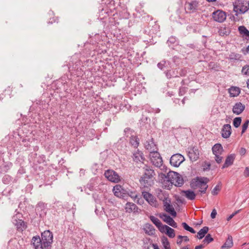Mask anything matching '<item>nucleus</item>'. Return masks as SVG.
<instances>
[{
  "mask_svg": "<svg viewBox=\"0 0 249 249\" xmlns=\"http://www.w3.org/2000/svg\"><path fill=\"white\" fill-rule=\"evenodd\" d=\"M159 176L163 180L165 187L167 189H170L173 185L180 187L184 183L182 176L176 172L169 171L167 175L160 173Z\"/></svg>",
  "mask_w": 249,
  "mask_h": 249,
  "instance_id": "f257e3e1",
  "label": "nucleus"
},
{
  "mask_svg": "<svg viewBox=\"0 0 249 249\" xmlns=\"http://www.w3.org/2000/svg\"><path fill=\"white\" fill-rule=\"evenodd\" d=\"M143 174L140 179V182L144 186H150L153 183V178L155 175L154 170L150 166L144 165L142 167Z\"/></svg>",
  "mask_w": 249,
  "mask_h": 249,
  "instance_id": "f03ea898",
  "label": "nucleus"
},
{
  "mask_svg": "<svg viewBox=\"0 0 249 249\" xmlns=\"http://www.w3.org/2000/svg\"><path fill=\"white\" fill-rule=\"evenodd\" d=\"M209 179L207 178L197 177L192 180L191 183V186L194 189H199V192L202 194H205L208 188L207 183Z\"/></svg>",
  "mask_w": 249,
  "mask_h": 249,
  "instance_id": "7ed1b4c3",
  "label": "nucleus"
},
{
  "mask_svg": "<svg viewBox=\"0 0 249 249\" xmlns=\"http://www.w3.org/2000/svg\"><path fill=\"white\" fill-rule=\"evenodd\" d=\"M233 11L236 15L244 14L249 10L248 5L242 0H237L233 4Z\"/></svg>",
  "mask_w": 249,
  "mask_h": 249,
  "instance_id": "20e7f679",
  "label": "nucleus"
},
{
  "mask_svg": "<svg viewBox=\"0 0 249 249\" xmlns=\"http://www.w3.org/2000/svg\"><path fill=\"white\" fill-rule=\"evenodd\" d=\"M151 162L157 167H160L162 165V160L159 152L153 151L149 154Z\"/></svg>",
  "mask_w": 249,
  "mask_h": 249,
  "instance_id": "39448f33",
  "label": "nucleus"
},
{
  "mask_svg": "<svg viewBox=\"0 0 249 249\" xmlns=\"http://www.w3.org/2000/svg\"><path fill=\"white\" fill-rule=\"evenodd\" d=\"M22 214L20 213H17L12 217V222L16 226L19 231H23L25 228V223L21 219Z\"/></svg>",
  "mask_w": 249,
  "mask_h": 249,
  "instance_id": "423d86ee",
  "label": "nucleus"
},
{
  "mask_svg": "<svg viewBox=\"0 0 249 249\" xmlns=\"http://www.w3.org/2000/svg\"><path fill=\"white\" fill-rule=\"evenodd\" d=\"M163 204L164 210L172 216L175 217L177 215V213L171 204L170 199L168 197H164Z\"/></svg>",
  "mask_w": 249,
  "mask_h": 249,
  "instance_id": "0eeeda50",
  "label": "nucleus"
},
{
  "mask_svg": "<svg viewBox=\"0 0 249 249\" xmlns=\"http://www.w3.org/2000/svg\"><path fill=\"white\" fill-rule=\"evenodd\" d=\"M105 177L110 181L117 183L120 180L119 175L112 170H107L104 174Z\"/></svg>",
  "mask_w": 249,
  "mask_h": 249,
  "instance_id": "6e6552de",
  "label": "nucleus"
},
{
  "mask_svg": "<svg viewBox=\"0 0 249 249\" xmlns=\"http://www.w3.org/2000/svg\"><path fill=\"white\" fill-rule=\"evenodd\" d=\"M185 160L184 157L180 154H176L172 156L170 162L175 167H178Z\"/></svg>",
  "mask_w": 249,
  "mask_h": 249,
  "instance_id": "1a4fd4ad",
  "label": "nucleus"
},
{
  "mask_svg": "<svg viewBox=\"0 0 249 249\" xmlns=\"http://www.w3.org/2000/svg\"><path fill=\"white\" fill-rule=\"evenodd\" d=\"M213 18L215 21L222 22L226 18L225 12L222 10H218L213 13Z\"/></svg>",
  "mask_w": 249,
  "mask_h": 249,
  "instance_id": "9d476101",
  "label": "nucleus"
},
{
  "mask_svg": "<svg viewBox=\"0 0 249 249\" xmlns=\"http://www.w3.org/2000/svg\"><path fill=\"white\" fill-rule=\"evenodd\" d=\"M113 192L115 196L124 198L126 196V190L124 189L120 185H116L113 189Z\"/></svg>",
  "mask_w": 249,
  "mask_h": 249,
  "instance_id": "9b49d317",
  "label": "nucleus"
},
{
  "mask_svg": "<svg viewBox=\"0 0 249 249\" xmlns=\"http://www.w3.org/2000/svg\"><path fill=\"white\" fill-rule=\"evenodd\" d=\"M198 7V2L196 0L188 1L185 3V7L186 11L189 13L196 12Z\"/></svg>",
  "mask_w": 249,
  "mask_h": 249,
  "instance_id": "f8f14e48",
  "label": "nucleus"
},
{
  "mask_svg": "<svg viewBox=\"0 0 249 249\" xmlns=\"http://www.w3.org/2000/svg\"><path fill=\"white\" fill-rule=\"evenodd\" d=\"M142 195L150 205L154 207H156L158 205L156 199L151 194L147 192H143Z\"/></svg>",
  "mask_w": 249,
  "mask_h": 249,
  "instance_id": "ddd939ff",
  "label": "nucleus"
},
{
  "mask_svg": "<svg viewBox=\"0 0 249 249\" xmlns=\"http://www.w3.org/2000/svg\"><path fill=\"white\" fill-rule=\"evenodd\" d=\"M231 133V126L229 124H224L221 130V135L224 138L227 139L230 137Z\"/></svg>",
  "mask_w": 249,
  "mask_h": 249,
  "instance_id": "4468645a",
  "label": "nucleus"
},
{
  "mask_svg": "<svg viewBox=\"0 0 249 249\" xmlns=\"http://www.w3.org/2000/svg\"><path fill=\"white\" fill-rule=\"evenodd\" d=\"M160 217L163 220L167 223L170 226L173 228H177L178 227L177 223L174 220V219L166 214H162L160 215Z\"/></svg>",
  "mask_w": 249,
  "mask_h": 249,
  "instance_id": "2eb2a0df",
  "label": "nucleus"
},
{
  "mask_svg": "<svg viewBox=\"0 0 249 249\" xmlns=\"http://www.w3.org/2000/svg\"><path fill=\"white\" fill-rule=\"evenodd\" d=\"M160 230L161 232H165L170 238H172L175 236V230L167 225L162 226Z\"/></svg>",
  "mask_w": 249,
  "mask_h": 249,
  "instance_id": "dca6fc26",
  "label": "nucleus"
},
{
  "mask_svg": "<svg viewBox=\"0 0 249 249\" xmlns=\"http://www.w3.org/2000/svg\"><path fill=\"white\" fill-rule=\"evenodd\" d=\"M132 158L133 160L137 163L142 162L145 159L142 152L139 150L134 152Z\"/></svg>",
  "mask_w": 249,
  "mask_h": 249,
  "instance_id": "f3484780",
  "label": "nucleus"
},
{
  "mask_svg": "<svg viewBox=\"0 0 249 249\" xmlns=\"http://www.w3.org/2000/svg\"><path fill=\"white\" fill-rule=\"evenodd\" d=\"M245 106L240 102L236 103L233 106L232 112L236 115L240 114L245 109Z\"/></svg>",
  "mask_w": 249,
  "mask_h": 249,
  "instance_id": "a211bd4d",
  "label": "nucleus"
},
{
  "mask_svg": "<svg viewBox=\"0 0 249 249\" xmlns=\"http://www.w3.org/2000/svg\"><path fill=\"white\" fill-rule=\"evenodd\" d=\"M144 144L145 148L149 151L150 153L153 152V151H156L157 150L152 139L151 140L146 141Z\"/></svg>",
  "mask_w": 249,
  "mask_h": 249,
  "instance_id": "6ab92c4d",
  "label": "nucleus"
},
{
  "mask_svg": "<svg viewBox=\"0 0 249 249\" xmlns=\"http://www.w3.org/2000/svg\"><path fill=\"white\" fill-rule=\"evenodd\" d=\"M235 156L234 154H231L229 155L225 161L224 164H223L222 168L224 169L228 167V166L232 164L233 161L235 159Z\"/></svg>",
  "mask_w": 249,
  "mask_h": 249,
  "instance_id": "aec40b11",
  "label": "nucleus"
},
{
  "mask_svg": "<svg viewBox=\"0 0 249 249\" xmlns=\"http://www.w3.org/2000/svg\"><path fill=\"white\" fill-rule=\"evenodd\" d=\"M42 241V240L39 236H36L33 237L32 240V244L34 247L35 249H40Z\"/></svg>",
  "mask_w": 249,
  "mask_h": 249,
  "instance_id": "412c9836",
  "label": "nucleus"
},
{
  "mask_svg": "<svg viewBox=\"0 0 249 249\" xmlns=\"http://www.w3.org/2000/svg\"><path fill=\"white\" fill-rule=\"evenodd\" d=\"M42 241H47L48 242L53 241V234L49 231H44L41 234Z\"/></svg>",
  "mask_w": 249,
  "mask_h": 249,
  "instance_id": "4be33fe9",
  "label": "nucleus"
},
{
  "mask_svg": "<svg viewBox=\"0 0 249 249\" xmlns=\"http://www.w3.org/2000/svg\"><path fill=\"white\" fill-rule=\"evenodd\" d=\"M229 93L231 97H237L240 93V89L237 87H231L229 89Z\"/></svg>",
  "mask_w": 249,
  "mask_h": 249,
  "instance_id": "5701e85b",
  "label": "nucleus"
},
{
  "mask_svg": "<svg viewBox=\"0 0 249 249\" xmlns=\"http://www.w3.org/2000/svg\"><path fill=\"white\" fill-rule=\"evenodd\" d=\"M223 151L224 150L223 147L220 143H216L214 144L212 147V151L214 155L222 154L223 152Z\"/></svg>",
  "mask_w": 249,
  "mask_h": 249,
  "instance_id": "b1692460",
  "label": "nucleus"
},
{
  "mask_svg": "<svg viewBox=\"0 0 249 249\" xmlns=\"http://www.w3.org/2000/svg\"><path fill=\"white\" fill-rule=\"evenodd\" d=\"M125 209L127 213L135 212L137 210V206L133 203L127 202L125 204Z\"/></svg>",
  "mask_w": 249,
  "mask_h": 249,
  "instance_id": "393cba45",
  "label": "nucleus"
},
{
  "mask_svg": "<svg viewBox=\"0 0 249 249\" xmlns=\"http://www.w3.org/2000/svg\"><path fill=\"white\" fill-rule=\"evenodd\" d=\"M46 207V204L44 203L39 202L36 206V211L37 213H39V215L41 216L44 213Z\"/></svg>",
  "mask_w": 249,
  "mask_h": 249,
  "instance_id": "a878e982",
  "label": "nucleus"
},
{
  "mask_svg": "<svg viewBox=\"0 0 249 249\" xmlns=\"http://www.w3.org/2000/svg\"><path fill=\"white\" fill-rule=\"evenodd\" d=\"M143 230L145 232L149 235H154L155 233L154 227L148 223L145 224Z\"/></svg>",
  "mask_w": 249,
  "mask_h": 249,
  "instance_id": "bb28decb",
  "label": "nucleus"
},
{
  "mask_svg": "<svg viewBox=\"0 0 249 249\" xmlns=\"http://www.w3.org/2000/svg\"><path fill=\"white\" fill-rule=\"evenodd\" d=\"M238 31L243 37L249 39V31L245 26H239L238 27Z\"/></svg>",
  "mask_w": 249,
  "mask_h": 249,
  "instance_id": "cd10ccee",
  "label": "nucleus"
},
{
  "mask_svg": "<svg viewBox=\"0 0 249 249\" xmlns=\"http://www.w3.org/2000/svg\"><path fill=\"white\" fill-rule=\"evenodd\" d=\"M182 192L184 194L185 196L188 199L193 200L195 199L196 195L194 191L188 190L183 191Z\"/></svg>",
  "mask_w": 249,
  "mask_h": 249,
  "instance_id": "c85d7f7f",
  "label": "nucleus"
},
{
  "mask_svg": "<svg viewBox=\"0 0 249 249\" xmlns=\"http://www.w3.org/2000/svg\"><path fill=\"white\" fill-rule=\"evenodd\" d=\"M233 246L232 237L231 235H228V238L224 243L222 246L223 249H228Z\"/></svg>",
  "mask_w": 249,
  "mask_h": 249,
  "instance_id": "c756f323",
  "label": "nucleus"
},
{
  "mask_svg": "<svg viewBox=\"0 0 249 249\" xmlns=\"http://www.w3.org/2000/svg\"><path fill=\"white\" fill-rule=\"evenodd\" d=\"M208 231L209 228L208 227H204L197 232V237L199 239H202L208 232Z\"/></svg>",
  "mask_w": 249,
  "mask_h": 249,
  "instance_id": "7c9ffc66",
  "label": "nucleus"
},
{
  "mask_svg": "<svg viewBox=\"0 0 249 249\" xmlns=\"http://www.w3.org/2000/svg\"><path fill=\"white\" fill-rule=\"evenodd\" d=\"M130 143L134 147L136 148L139 144V139L137 136H131Z\"/></svg>",
  "mask_w": 249,
  "mask_h": 249,
  "instance_id": "2f4dec72",
  "label": "nucleus"
},
{
  "mask_svg": "<svg viewBox=\"0 0 249 249\" xmlns=\"http://www.w3.org/2000/svg\"><path fill=\"white\" fill-rule=\"evenodd\" d=\"M150 219L152 222L160 229L163 226L160 220L154 216H150Z\"/></svg>",
  "mask_w": 249,
  "mask_h": 249,
  "instance_id": "473e14b6",
  "label": "nucleus"
},
{
  "mask_svg": "<svg viewBox=\"0 0 249 249\" xmlns=\"http://www.w3.org/2000/svg\"><path fill=\"white\" fill-rule=\"evenodd\" d=\"M107 217L110 219H113L118 216L117 212L116 210H110L106 212Z\"/></svg>",
  "mask_w": 249,
  "mask_h": 249,
  "instance_id": "72a5a7b5",
  "label": "nucleus"
},
{
  "mask_svg": "<svg viewBox=\"0 0 249 249\" xmlns=\"http://www.w3.org/2000/svg\"><path fill=\"white\" fill-rule=\"evenodd\" d=\"M242 57V55L240 54L236 53H231L229 56V59L230 60H240L241 58Z\"/></svg>",
  "mask_w": 249,
  "mask_h": 249,
  "instance_id": "f704fd0d",
  "label": "nucleus"
},
{
  "mask_svg": "<svg viewBox=\"0 0 249 249\" xmlns=\"http://www.w3.org/2000/svg\"><path fill=\"white\" fill-rule=\"evenodd\" d=\"M161 242L162 244L163 245L164 249H171L170 246V243L168 240V239L165 237H163L161 239Z\"/></svg>",
  "mask_w": 249,
  "mask_h": 249,
  "instance_id": "c9c22d12",
  "label": "nucleus"
},
{
  "mask_svg": "<svg viewBox=\"0 0 249 249\" xmlns=\"http://www.w3.org/2000/svg\"><path fill=\"white\" fill-rule=\"evenodd\" d=\"M52 242H48L47 241H42L40 249H50Z\"/></svg>",
  "mask_w": 249,
  "mask_h": 249,
  "instance_id": "e433bc0d",
  "label": "nucleus"
},
{
  "mask_svg": "<svg viewBox=\"0 0 249 249\" xmlns=\"http://www.w3.org/2000/svg\"><path fill=\"white\" fill-rule=\"evenodd\" d=\"M230 33V30L226 27L221 28L219 31V34L221 36L229 35Z\"/></svg>",
  "mask_w": 249,
  "mask_h": 249,
  "instance_id": "4c0bfd02",
  "label": "nucleus"
},
{
  "mask_svg": "<svg viewBox=\"0 0 249 249\" xmlns=\"http://www.w3.org/2000/svg\"><path fill=\"white\" fill-rule=\"evenodd\" d=\"M129 196L133 199H135L138 196L137 193L136 191H132L129 190H126V196Z\"/></svg>",
  "mask_w": 249,
  "mask_h": 249,
  "instance_id": "58836bf2",
  "label": "nucleus"
},
{
  "mask_svg": "<svg viewBox=\"0 0 249 249\" xmlns=\"http://www.w3.org/2000/svg\"><path fill=\"white\" fill-rule=\"evenodd\" d=\"M182 225L185 230L189 231L192 233H196V231L192 227L189 226L185 222H183L182 223Z\"/></svg>",
  "mask_w": 249,
  "mask_h": 249,
  "instance_id": "ea45409f",
  "label": "nucleus"
},
{
  "mask_svg": "<svg viewBox=\"0 0 249 249\" xmlns=\"http://www.w3.org/2000/svg\"><path fill=\"white\" fill-rule=\"evenodd\" d=\"M241 117H236L234 119L233 124L235 127H238L241 123Z\"/></svg>",
  "mask_w": 249,
  "mask_h": 249,
  "instance_id": "a19ab883",
  "label": "nucleus"
},
{
  "mask_svg": "<svg viewBox=\"0 0 249 249\" xmlns=\"http://www.w3.org/2000/svg\"><path fill=\"white\" fill-rule=\"evenodd\" d=\"M241 72L244 75L249 76V65H246L244 66L242 68Z\"/></svg>",
  "mask_w": 249,
  "mask_h": 249,
  "instance_id": "79ce46f5",
  "label": "nucleus"
},
{
  "mask_svg": "<svg viewBox=\"0 0 249 249\" xmlns=\"http://www.w3.org/2000/svg\"><path fill=\"white\" fill-rule=\"evenodd\" d=\"M213 240V238L212 237L211 235L210 234H207L203 240V242L207 244H209L210 242H212Z\"/></svg>",
  "mask_w": 249,
  "mask_h": 249,
  "instance_id": "37998d69",
  "label": "nucleus"
},
{
  "mask_svg": "<svg viewBox=\"0 0 249 249\" xmlns=\"http://www.w3.org/2000/svg\"><path fill=\"white\" fill-rule=\"evenodd\" d=\"M176 41L177 39L175 37L171 36L169 38L167 43L169 46H170V45L175 43L176 42Z\"/></svg>",
  "mask_w": 249,
  "mask_h": 249,
  "instance_id": "c03bdc74",
  "label": "nucleus"
},
{
  "mask_svg": "<svg viewBox=\"0 0 249 249\" xmlns=\"http://www.w3.org/2000/svg\"><path fill=\"white\" fill-rule=\"evenodd\" d=\"M221 155H214V160L217 163H220L222 161L223 157L221 156Z\"/></svg>",
  "mask_w": 249,
  "mask_h": 249,
  "instance_id": "a18cd8bd",
  "label": "nucleus"
},
{
  "mask_svg": "<svg viewBox=\"0 0 249 249\" xmlns=\"http://www.w3.org/2000/svg\"><path fill=\"white\" fill-rule=\"evenodd\" d=\"M249 121L247 120L242 125V132H241L242 134H243L247 130V129L248 127V125H249Z\"/></svg>",
  "mask_w": 249,
  "mask_h": 249,
  "instance_id": "49530a36",
  "label": "nucleus"
},
{
  "mask_svg": "<svg viewBox=\"0 0 249 249\" xmlns=\"http://www.w3.org/2000/svg\"><path fill=\"white\" fill-rule=\"evenodd\" d=\"M165 75L168 79H170L173 77H178V75H174V74H172L171 71H168L165 72Z\"/></svg>",
  "mask_w": 249,
  "mask_h": 249,
  "instance_id": "de8ad7c7",
  "label": "nucleus"
},
{
  "mask_svg": "<svg viewBox=\"0 0 249 249\" xmlns=\"http://www.w3.org/2000/svg\"><path fill=\"white\" fill-rule=\"evenodd\" d=\"M220 188L218 185H216L212 190V193L213 195H216L220 191Z\"/></svg>",
  "mask_w": 249,
  "mask_h": 249,
  "instance_id": "09e8293b",
  "label": "nucleus"
},
{
  "mask_svg": "<svg viewBox=\"0 0 249 249\" xmlns=\"http://www.w3.org/2000/svg\"><path fill=\"white\" fill-rule=\"evenodd\" d=\"M165 63H166L165 61L162 60L158 64V65H157L159 69L162 70L163 69V68L165 66Z\"/></svg>",
  "mask_w": 249,
  "mask_h": 249,
  "instance_id": "8fccbe9b",
  "label": "nucleus"
},
{
  "mask_svg": "<svg viewBox=\"0 0 249 249\" xmlns=\"http://www.w3.org/2000/svg\"><path fill=\"white\" fill-rule=\"evenodd\" d=\"M217 214V212H216V210L215 209H213V210H212V212L211 213V217L212 218V219H214L215 218V216Z\"/></svg>",
  "mask_w": 249,
  "mask_h": 249,
  "instance_id": "3c124183",
  "label": "nucleus"
},
{
  "mask_svg": "<svg viewBox=\"0 0 249 249\" xmlns=\"http://www.w3.org/2000/svg\"><path fill=\"white\" fill-rule=\"evenodd\" d=\"M194 154L192 152H189V157L190 159H193L194 160H196L198 158V154L196 155L195 157H193V155Z\"/></svg>",
  "mask_w": 249,
  "mask_h": 249,
  "instance_id": "603ef678",
  "label": "nucleus"
},
{
  "mask_svg": "<svg viewBox=\"0 0 249 249\" xmlns=\"http://www.w3.org/2000/svg\"><path fill=\"white\" fill-rule=\"evenodd\" d=\"M239 154L241 155V156H243V155H244L246 153V150L245 148H243V147H242L240 148V149L239 150Z\"/></svg>",
  "mask_w": 249,
  "mask_h": 249,
  "instance_id": "864d4df0",
  "label": "nucleus"
},
{
  "mask_svg": "<svg viewBox=\"0 0 249 249\" xmlns=\"http://www.w3.org/2000/svg\"><path fill=\"white\" fill-rule=\"evenodd\" d=\"M239 210L235 212L234 213H232L231 214L228 218L227 220L230 221L235 215L239 213Z\"/></svg>",
  "mask_w": 249,
  "mask_h": 249,
  "instance_id": "5fc2aeb1",
  "label": "nucleus"
},
{
  "mask_svg": "<svg viewBox=\"0 0 249 249\" xmlns=\"http://www.w3.org/2000/svg\"><path fill=\"white\" fill-rule=\"evenodd\" d=\"M211 164L210 163H206L204 166V170H209L210 168Z\"/></svg>",
  "mask_w": 249,
  "mask_h": 249,
  "instance_id": "6e6d98bb",
  "label": "nucleus"
},
{
  "mask_svg": "<svg viewBox=\"0 0 249 249\" xmlns=\"http://www.w3.org/2000/svg\"><path fill=\"white\" fill-rule=\"evenodd\" d=\"M187 72V71L186 70H181L180 71L179 75L180 76H184Z\"/></svg>",
  "mask_w": 249,
  "mask_h": 249,
  "instance_id": "4d7b16f0",
  "label": "nucleus"
},
{
  "mask_svg": "<svg viewBox=\"0 0 249 249\" xmlns=\"http://www.w3.org/2000/svg\"><path fill=\"white\" fill-rule=\"evenodd\" d=\"M185 88H180L179 89V94L180 95H182L184 93V92H185Z\"/></svg>",
  "mask_w": 249,
  "mask_h": 249,
  "instance_id": "13d9d810",
  "label": "nucleus"
},
{
  "mask_svg": "<svg viewBox=\"0 0 249 249\" xmlns=\"http://www.w3.org/2000/svg\"><path fill=\"white\" fill-rule=\"evenodd\" d=\"M164 197H166L163 194L161 193V194H159L158 196V197L160 200L163 201L164 199Z\"/></svg>",
  "mask_w": 249,
  "mask_h": 249,
  "instance_id": "bf43d9fd",
  "label": "nucleus"
},
{
  "mask_svg": "<svg viewBox=\"0 0 249 249\" xmlns=\"http://www.w3.org/2000/svg\"><path fill=\"white\" fill-rule=\"evenodd\" d=\"M245 174L248 176H249V168L248 167H246L245 170Z\"/></svg>",
  "mask_w": 249,
  "mask_h": 249,
  "instance_id": "052dcab7",
  "label": "nucleus"
},
{
  "mask_svg": "<svg viewBox=\"0 0 249 249\" xmlns=\"http://www.w3.org/2000/svg\"><path fill=\"white\" fill-rule=\"evenodd\" d=\"M204 248V246L203 245H200L197 246L195 247V249H202Z\"/></svg>",
  "mask_w": 249,
  "mask_h": 249,
  "instance_id": "680f3d73",
  "label": "nucleus"
},
{
  "mask_svg": "<svg viewBox=\"0 0 249 249\" xmlns=\"http://www.w3.org/2000/svg\"><path fill=\"white\" fill-rule=\"evenodd\" d=\"M183 239L185 242H188L189 241V238L186 236H184Z\"/></svg>",
  "mask_w": 249,
  "mask_h": 249,
  "instance_id": "e2e57ef3",
  "label": "nucleus"
},
{
  "mask_svg": "<svg viewBox=\"0 0 249 249\" xmlns=\"http://www.w3.org/2000/svg\"><path fill=\"white\" fill-rule=\"evenodd\" d=\"M153 247L154 249H160L158 246L157 244H153Z\"/></svg>",
  "mask_w": 249,
  "mask_h": 249,
  "instance_id": "0e129e2a",
  "label": "nucleus"
},
{
  "mask_svg": "<svg viewBox=\"0 0 249 249\" xmlns=\"http://www.w3.org/2000/svg\"><path fill=\"white\" fill-rule=\"evenodd\" d=\"M182 242V240L178 239L177 240V243L178 245H180Z\"/></svg>",
  "mask_w": 249,
  "mask_h": 249,
  "instance_id": "69168bd1",
  "label": "nucleus"
},
{
  "mask_svg": "<svg viewBox=\"0 0 249 249\" xmlns=\"http://www.w3.org/2000/svg\"><path fill=\"white\" fill-rule=\"evenodd\" d=\"M7 178H8V177H6V176H5V177H4V178H3L2 180H3V182L4 183H6V182H5V179H7Z\"/></svg>",
  "mask_w": 249,
  "mask_h": 249,
  "instance_id": "338daca9",
  "label": "nucleus"
},
{
  "mask_svg": "<svg viewBox=\"0 0 249 249\" xmlns=\"http://www.w3.org/2000/svg\"><path fill=\"white\" fill-rule=\"evenodd\" d=\"M183 236H182V235H178V239H180V240H182L183 238Z\"/></svg>",
  "mask_w": 249,
  "mask_h": 249,
  "instance_id": "774afa93",
  "label": "nucleus"
}]
</instances>
